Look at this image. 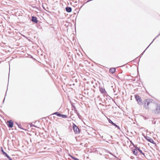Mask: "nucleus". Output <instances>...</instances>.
Masks as SVG:
<instances>
[{
	"label": "nucleus",
	"instance_id": "1",
	"mask_svg": "<svg viewBox=\"0 0 160 160\" xmlns=\"http://www.w3.org/2000/svg\"><path fill=\"white\" fill-rule=\"evenodd\" d=\"M152 100L147 99L144 101V107L147 109L150 107L156 106L155 109L154 110V112L157 114H160V104H157L153 102Z\"/></svg>",
	"mask_w": 160,
	"mask_h": 160
},
{
	"label": "nucleus",
	"instance_id": "2",
	"mask_svg": "<svg viewBox=\"0 0 160 160\" xmlns=\"http://www.w3.org/2000/svg\"><path fill=\"white\" fill-rule=\"evenodd\" d=\"M72 127L73 130L75 133L77 134H79L80 132L79 129L76 125L74 123H73Z\"/></svg>",
	"mask_w": 160,
	"mask_h": 160
},
{
	"label": "nucleus",
	"instance_id": "3",
	"mask_svg": "<svg viewBox=\"0 0 160 160\" xmlns=\"http://www.w3.org/2000/svg\"><path fill=\"white\" fill-rule=\"evenodd\" d=\"M135 98L138 102V104L141 105L142 104V100L140 97L138 95H135Z\"/></svg>",
	"mask_w": 160,
	"mask_h": 160
},
{
	"label": "nucleus",
	"instance_id": "4",
	"mask_svg": "<svg viewBox=\"0 0 160 160\" xmlns=\"http://www.w3.org/2000/svg\"><path fill=\"white\" fill-rule=\"evenodd\" d=\"M53 115H56L57 116L59 117H62L63 118H66L67 117V115H63L60 113L59 112H55L52 114Z\"/></svg>",
	"mask_w": 160,
	"mask_h": 160
},
{
	"label": "nucleus",
	"instance_id": "5",
	"mask_svg": "<svg viewBox=\"0 0 160 160\" xmlns=\"http://www.w3.org/2000/svg\"><path fill=\"white\" fill-rule=\"evenodd\" d=\"M1 148L2 149L1 152L5 156L7 157L9 160H12V159L11 158H10L6 152H4L2 148V147Z\"/></svg>",
	"mask_w": 160,
	"mask_h": 160
},
{
	"label": "nucleus",
	"instance_id": "6",
	"mask_svg": "<svg viewBox=\"0 0 160 160\" xmlns=\"http://www.w3.org/2000/svg\"><path fill=\"white\" fill-rule=\"evenodd\" d=\"M146 139L148 141L150 142L152 144L155 143L153 140L150 138L149 137H147V138H146Z\"/></svg>",
	"mask_w": 160,
	"mask_h": 160
},
{
	"label": "nucleus",
	"instance_id": "7",
	"mask_svg": "<svg viewBox=\"0 0 160 160\" xmlns=\"http://www.w3.org/2000/svg\"><path fill=\"white\" fill-rule=\"evenodd\" d=\"M13 123L12 120H10L8 122V126L10 128H12L13 127Z\"/></svg>",
	"mask_w": 160,
	"mask_h": 160
},
{
	"label": "nucleus",
	"instance_id": "8",
	"mask_svg": "<svg viewBox=\"0 0 160 160\" xmlns=\"http://www.w3.org/2000/svg\"><path fill=\"white\" fill-rule=\"evenodd\" d=\"M31 21L35 23H37L38 22L37 17L34 16L32 17Z\"/></svg>",
	"mask_w": 160,
	"mask_h": 160
},
{
	"label": "nucleus",
	"instance_id": "9",
	"mask_svg": "<svg viewBox=\"0 0 160 160\" xmlns=\"http://www.w3.org/2000/svg\"><path fill=\"white\" fill-rule=\"evenodd\" d=\"M101 93L103 94H105L106 93V92L105 91V89L103 88H101L99 89Z\"/></svg>",
	"mask_w": 160,
	"mask_h": 160
},
{
	"label": "nucleus",
	"instance_id": "10",
	"mask_svg": "<svg viewBox=\"0 0 160 160\" xmlns=\"http://www.w3.org/2000/svg\"><path fill=\"white\" fill-rule=\"evenodd\" d=\"M66 11L68 12H70L72 11V9L70 7H67L65 8Z\"/></svg>",
	"mask_w": 160,
	"mask_h": 160
},
{
	"label": "nucleus",
	"instance_id": "11",
	"mask_svg": "<svg viewBox=\"0 0 160 160\" xmlns=\"http://www.w3.org/2000/svg\"><path fill=\"white\" fill-rule=\"evenodd\" d=\"M115 71L116 69L114 68H111L109 70V72L112 74L113 73L115 72Z\"/></svg>",
	"mask_w": 160,
	"mask_h": 160
},
{
	"label": "nucleus",
	"instance_id": "12",
	"mask_svg": "<svg viewBox=\"0 0 160 160\" xmlns=\"http://www.w3.org/2000/svg\"><path fill=\"white\" fill-rule=\"evenodd\" d=\"M160 34H159L158 35V36H157L153 40V41H152V42L151 43L149 44V45L148 46V47L146 48V49L144 51V52L142 53L141 55H140V56H141H141L142 55H143V54L144 53V52H145V50L148 48L150 46V45L151 44V43L153 42L154 41V40L155 39L157 38L159 36V35H160Z\"/></svg>",
	"mask_w": 160,
	"mask_h": 160
},
{
	"label": "nucleus",
	"instance_id": "13",
	"mask_svg": "<svg viewBox=\"0 0 160 160\" xmlns=\"http://www.w3.org/2000/svg\"><path fill=\"white\" fill-rule=\"evenodd\" d=\"M138 150L136 149H134L132 150V152L134 155L136 156L137 155L138 153Z\"/></svg>",
	"mask_w": 160,
	"mask_h": 160
},
{
	"label": "nucleus",
	"instance_id": "14",
	"mask_svg": "<svg viewBox=\"0 0 160 160\" xmlns=\"http://www.w3.org/2000/svg\"><path fill=\"white\" fill-rule=\"evenodd\" d=\"M16 124L18 125V127L21 129H23V128H22V125H21V124L20 123H18L17 122H16Z\"/></svg>",
	"mask_w": 160,
	"mask_h": 160
},
{
	"label": "nucleus",
	"instance_id": "15",
	"mask_svg": "<svg viewBox=\"0 0 160 160\" xmlns=\"http://www.w3.org/2000/svg\"><path fill=\"white\" fill-rule=\"evenodd\" d=\"M112 125H113V126H115V127L116 128H117L118 129H119V130H120V128H119V127L118 125H116L115 123H113Z\"/></svg>",
	"mask_w": 160,
	"mask_h": 160
},
{
	"label": "nucleus",
	"instance_id": "16",
	"mask_svg": "<svg viewBox=\"0 0 160 160\" xmlns=\"http://www.w3.org/2000/svg\"><path fill=\"white\" fill-rule=\"evenodd\" d=\"M136 149H137L141 153H142L143 152L139 148L137 147L136 148Z\"/></svg>",
	"mask_w": 160,
	"mask_h": 160
},
{
	"label": "nucleus",
	"instance_id": "17",
	"mask_svg": "<svg viewBox=\"0 0 160 160\" xmlns=\"http://www.w3.org/2000/svg\"><path fill=\"white\" fill-rule=\"evenodd\" d=\"M108 122L109 123H110L111 124H112V125L113 124V123H114V122L110 119H109L108 120Z\"/></svg>",
	"mask_w": 160,
	"mask_h": 160
},
{
	"label": "nucleus",
	"instance_id": "18",
	"mask_svg": "<svg viewBox=\"0 0 160 160\" xmlns=\"http://www.w3.org/2000/svg\"><path fill=\"white\" fill-rule=\"evenodd\" d=\"M74 111L75 113L77 112H78L77 110L76 109V107H74Z\"/></svg>",
	"mask_w": 160,
	"mask_h": 160
},
{
	"label": "nucleus",
	"instance_id": "19",
	"mask_svg": "<svg viewBox=\"0 0 160 160\" xmlns=\"http://www.w3.org/2000/svg\"><path fill=\"white\" fill-rule=\"evenodd\" d=\"M132 145H133V147L135 148L136 149V148L137 147H137V146H136L135 145H134L133 143H132Z\"/></svg>",
	"mask_w": 160,
	"mask_h": 160
},
{
	"label": "nucleus",
	"instance_id": "20",
	"mask_svg": "<svg viewBox=\"0 0 160 160\" xmlns=\"http://www.w3.org/2000/svg\"><path fill=\"white\" fill-rule=\"evenodd\" d=\"M152 123L153 124H155L156 123V121H152Z\"/></svg>",
	"mask_w": 160,
	"mask_h": 160
},
{
	"label": "nucleus",
	"instance_id": "21",
	"mask_svg": "<svg viewBox=\"0 0 160 160\" xmlns=\"http://www.w3.org/2000/svg\"><path fill=\"white\" fill-rule=\"evenodd\" d=\"M72 107H73L74 109V107H75V106H74V105H72Z\"/></svg>",
	"mask_w": 160,
	"mask_h": 160
},
{
	"label": "nucleus",
	"instance_id": "22",
	"mask_svg": "<svg viewBox=\"0 0 160 160\" xmlns=\"http://www.w3.org/2000/svg\"><path fill=\"white\" fill-rule=\"evenodd\" d=\"M70 157L73 159L74 157L73 156H72L70 155Z\"/></svg>",
	"mask_w": 160,
	"mask_h": 160
},
{
	"label": "nucleus",
	"instance_id": "23",
	"mask_svg": "<svg viewBox=\"0 0 160 160\" xmlns=\"http://www.w3.org/2000/svg\"><path fill=\"white\" fill-rule=\"evenodd\" d=\"M70 157L73 159L74 157L73 156H72L70 155Z\"/></svg>",
	"mask_w": 160,
	"mask_h": 160
},
{
	"label": "nucleus",
	"instance_id": "24",
	"mask_svg": "<svg viewBox=\"0 0 160 160\" xmlns=\"http://www.w3.org/2000/svg\"><path fill=\"white\" fill-rule=\"evenodd\" d=\"M141 154L142 155H144L145 157V154H144V153L143 152H142Z\"/></svg>",
	"mask_w": 160,
	"mask_h": 160
},
{
	"label": "nucleus",
	"instance_id": "25",
	"mask_svg": "<svg viewBox=\"0 0 160 160\" xmlns=\"http://www.w3.org/2000/svg\"><path fill=\"white\" fill-rule=\"evenodd\" d=\"M77 115L78 116V117H79V115H80V114H79V113H78V114H77Z\"/></svg>",
	"mask_w": 160,
	"mask_h": 160
},
{
	"label": "nucleus",
	"instance_id": "26",
	"mask_svg": "<svg viewBox=\"0 0 160 160\" xmlns=\"http://www.w3.org/2000/svg\"><path fill=\"white\" fill-rule=\"evenodd\" d=\"M76 158H75V157H74L73 159L74 160H75V159Z\"/></svg>",
	"mask_w": 160,
	"mask_h": 160
},
{
	"label": "nucleus",
	"instance_id": "27",
	"mask_svg": "<svg viewBox=\"0 0 160 160\" xmlns=\"http://www.w3.org/2000/svg\"><path fill=\"white\" fill-rule=\"evenodd\" d=\"M75 160H79L78 159V158H76L75 159Z\"/></svg>",
	"mask_w": 160,
	"mask_h": 160
},
{
	"label": "nucleus",
	"instance_id": "28",
	"mask_svg": "<svg viewBox=\"0 0 160 160\" xmlns=\"http://www.w3.org/2000/svg\"><path fill=\"white\" fill-rule=\"evenodd\" d=\"M76 113L77 114L78 113V112H76Z\"/></svg>",
	"mask_w": 160,
	"mask_h": 160
},
{
	"label": "nucleus",
	"instance_id": "29",
	"mask_svg": "<svg viewBox=\"0 0 160 160\" xmlns=\"http://www.w3.org/2000/svg\"><path fill=\"white\" fill-rule=\"evenodd\" d=\"M103 138V136H102L101 137V138Z\"/></svg>",
	"mask_w": 160,
	"mask_h": 160
},
{
	"label": "nucleus",
	"instance_id": "30",
	"mask_svg": "<svg viewBox=\"0 0 160 160\" xmlns=\"http://www.w3.org/2000/svg\"><path fill=\"white\" fill-rule=\"evenodd\" d=\"M4 100H3V102H4Z\"/></svg>",
	"mask_w": 160,
	"mask_h": 160
},
{
	"label": "nucleus",
	"instance_id": "31",
	"mask_svg": "<svg viewBox=\"0 0 160 160\" xmlns=\"http://www.w3.org/2000/svg\"><path fill=\"white\" fill-rule=\"evenodd\" d=\"M131 158H132V157H131Z\"/></svg>",
	"mask_w": 160,
	"mask_h": 160
},
{
	"label": "nucleus",
	"instance_id": "32",
	"mask_svg": "<svg viewBox=\"0 0 160 160\" xmlns=\"http://www.w3.org/2000/svg\"><path fill=\"white\" fill-rule=\"evenodd\" d=\"M131 158H132V157H131Z\"/></svg>",
	"mask_w": 160,
	"mask_h": 160
}]
</instances>
